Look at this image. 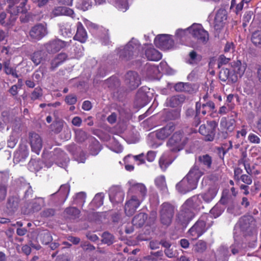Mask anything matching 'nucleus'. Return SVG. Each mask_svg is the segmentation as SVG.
Wrapping results in <instances>:
<instances>
[{
	"label": "nucleus",
	"instance_id": "nucleus-28",
	"mask_svg": "<svg viewBox=\"0 0 261 261\" xmlns=\"http://www.w3.org/2000/svg\"><path fill=\"white\" fill-rule=\"evenodd\" d=\"M68 59V55L65 53H61L55 56L50 63V69L54 71L59 65Z\"/></svg>",
	"mask_w": 261,
	"mask_h": 261
},
{
	"label": "nucleus",
	"instance_id": "nucleus-43",
	"mask_svg": "<svg viewBox=\"0 0 261 261\" xmlns=\"http://www.w3.org/2000/svg\"><path fill=\"white\" fill-rule=\"evenodd\" d=\"M75 139L78 142H83L88 139L87 133L81 129H77L75 130Z\"/></svg>",
	"mask_w": 261,
	"mask_h": 261
},
{
	"label": "nucleus",
	"instance_id": "nucleus-17",
	"mask_svg": "<svg viewBox=\"0 0 261 261\" xmlns=\"http://www.w3.org/2000/svg\"><path fill=\"white\" fill-rule=\"evenodd\" d=\"M227 13L225 9H219L215 15L214 19V28L216 30L222 29L227 19Z\"/></svg>",
	"mask_w": 261,
	"mask_h": 261
},
{
	"label": "nucleus",
	"instance_id": "nucleus-35",
	"mask_svg": "<svg viewBox=\"0 0 261 261\" xmlns=\"http://www.w3.org/2000/svg\"><path fill=\"white\" fill-rule=\"evenodd\" d=\"M217 189L215 187H211L204 193L201 194L200 197L205 202H211L216 196Z\"/></svg>",
	"mask_w": 261,
	"mask_h": 261
},
{
	"label": "nucleus",
	"instance_id": "nucleus-61",
	"mask_svg": "<svg viewBox=\"0 0 261 261\" xmlns=\"http://www.w3.org/2000/svg\"><path fill=\"white\" fill-rule=\"evenodd\" d=\"M230 58L226 57L224 55H221L218 60V67L220 68V67L223 65H225L227 64L230 61Z\"/></svg>",
	"mask_w": 261,
	"mask_h": 261
},
{
	"label": "nucleus",
	"instance_id": "nucleus-4",
	"mask_svg": "<svg viewBox=\"0 0 261 261\" xmlns=\"http://www.w3.org/2000/svg\"><path fill=\"white\" fill-rule=\"evenodd\" d=\"M141 48L137 40L132 39L122 49H120L119 56L123 60H128L138 55Z\"/></svg>",
	"mask_w": 261,
	"mask_h": 261
},
{
	"label": "nucleus",
	"instance_id": "nucleus-56",
	"mask_svg": "<svg viewBox=\"0 0 261 261\" xmlns=\"http://www.w3.org/2000/svg\"><path fill=\"white\" fill-rule=\"evenodd\" d=\"M234 120H230L229 121L227 122L225 119H222L220 124L222 126H224L227 130L231 132L234 128Z\"/></svg>",
	"mask_w": 261,
	"mask_h": 261
},
{
	"label": "nucleus",
	"instance_id": "nucleus-21",
	"mask_svg": "<svg viewBox=\"0 0 261 261\" xmlns=\"http://www.w3.org/2000/svg\"><path fill=\"white\" fill-rule=\"evenodd\" d=\"M212 162V157L208 154L199 155L196 161V163L198 164V166L201 167V170L203 171L204 170H208L211 168Z\"/></svg>",
	"mask_w": 261,
	"mask_h": 261
},
{
	"label": "nucleus",
	"instance_id": "nucleus-37",
	"mask_svg": "<svg viewBox=\"0 0 261 261\" xmlns=\"http://www.w3.org/2000/svg\"><path fill=\"white\" fill-rule=\"evenodd\" d=\"M101 149V146L97 140L93 139L89 146L90 154L93 155H97Z\"/></svg>",
	"mask_w": 261,
	"mask_h": 261
},
{
	"label": "nucleus",
	"instance_id": "nucleus-22",
	"mask_svg": "<svg viewBox=\"0 0 261 261\" xmlns=\"http://www.w3.org/2000/svg\"><path fill=\"white\" fill-rule=\"evenodd\" d=\"M175 125L169 123L156 132V136L160 140H164L168 138L174 130Z\"/></svg>",
	"mask_w": 261,
	"mask_h": 261
},
{
	"label": "nucleus",
	"instance_id": "nucleus-7",
	"mask_svg": "<svg viewBox=\"0 0 261 261\" xmlns=\"http://www.w3.org/2000/svg\"><path fill=\"white\" fill-rule=\"evenodd\" d=\"M71 40L69 42L55 39L49 41L43 45L44 50L49 54H54L59 51L61 49L70 45Z\"/></svg>",
	"mask_w": 261,
	"mask_h": 261
},
{
	"label": "nucleus",
	"instance_id": "nucleus-63",
	"mask_svg": "<svg viewBox=\"0 0 261 261\" xmlns=\"http://www.w3.org/2000/svg\"><path fill=\"white\" fill-rule=\"evenodd\" d=\"M65 101L67 104L73 105L76 102L77 98L74 94H69L65 97Z\"/></svg>",
	"mask_w": 261,
	"mask_h": 261
},
{
	"label": "nucleus",
	"instance_id": "nucleus-19",
	"mask_svg": "<svg viewBox=\"0 0 261 261\" xmlns=\"http://www.w3.org/2000/svg\"><path fill=\"white\" fill-rule=\"evenodd\" d=\"M29 136L32 150L38 154L42 146L41 138L38 134L35 133H30Z\"/></svg>",
	"mask_w": 261,
	"mask_h": 261
},
{
	"label": "nucleus",
	"instance_id": "nucleus-58",
	"mask_svg": "<svg viewBox=\"0 0 261 261\" xmlns=\"http://www.w3.org/2000/svg\"><path fill=\"white\" fill-rule=\"evenodd\" d=\"M164 252L167 257L171 258L177 257L178 254L177 250H173L171 247L165 249Z\"/></svg>",
	"mask_w": 261,
	"mask_h": 261
},
{
	"label": "nucleus",
	"instance_id": "nucleus-41",
	"mask_svg": "<svg viewBox=\"0 0 261 261\" xmlns=\"http://www.w3.org/2000/svg\"><path fill=\"white\" fill-rule=\"evenodd\" d=\"M101 237L102 243L108 246L112 245L114 242V236L108 231L103 232L101 234Z\"/></svg>",
	"mask_w": 261,
	"mask_h": 261
},
{
	"label": "nucleus",
	"instance_id": "nucleus-8",
	"mask_svg": "<svg viewBox=\"0 0 261 261\" xmlns=\"http://www.w3.org/2000/svg\"><path fill=\"white\" fill-rule=\"evenodd\" d=\"M48 34L47 24L45 23H38L32 27L29 31L30 38L34 40L39 41Z\"/></svg>",
	"mask_w": 261,
	"mask_h": 261
},
{
	"label": "nucleus",
	"instance_id": "nucleus-20",
	"mask_svg": "<svg viewBox=\"0 0 261 261\" xmlns=\"http://www.w3.org/2000/svg\"><path fill=\"white\" fill-rule=\"evenodd\" d=\"M146 88L139 89L136 94L135 103L138 108L145 106L149 101L148 96L146 94Z\"/></svg>",
	"mask_w": 261,
	"mask_h": 261
},
{
	"label": "nucleus",
	"instance_id": "nucleus-26",
	"mask_svg": "<svg viewBox=\"0 0 261 261\" xmlns=\"http://www.w3.org/2000/svg\"><path fill=\"white\" fill-rule=\"evenodd\" d=\"M87 38L88 35L86 30L84 28L82 23L81 22H78L76 24V32L73 39L81 43H85Z\"/></svg>",
	"mask_w": 261,
	"mask_h": 261
},
{
	"label": "nucleus",
	"instance_id": "nucleus-23",
	"mask_svg": "<svg viewBox=\"0 0 261 261\" xmlns=\"http://www.w3.org/2000/svg\"><path fill=\"white\" fill-rule=\"evenodd\" d=\"M255 221L254 218L250 215H245L242 217L239 221V224L243 231H247L250 228L253 227Z\"/></svg>",
	"mask_w": 261,
	"mask_h": 261
},
{
	"label": "nucleus",
	"instance_id": "nucleus-11",
	"mask_svg": "<svg viewBox=\"0 0 261 261\" xmlns=\"http://www.w3.org/2000/svg\"><path fill=\"white\" fill-rule=\"evenodd\" d=\"M125 84L130 90L137 88L141 84V80L138 73L134 71H129L125 75Z\"/></svg>",
	"mask_w": 261,
	"mask_h": 261
},
{
	"label": "nucleus",
	"instance_id": "nucleus-50",
	"mask_svg": "<svg viewBox=\"0 0 261 261\" xmlns=\"http://www.w3.org/2000/svg\"><path fill=\"white\" fill-rule=\"evenodd\" d=\"M190 88V84L187 83L179 82L174 86L175 90L177 92H186Z\"/></svg>",
	"mask_w": 261,
	"mask_h": 261
},
{
	"label": "nucleus",
	"instance_id": "nucleus-53",
	"mask_svg": "<svg viewBox=\"0 0 261 261\" xmlns=\"http://www.w3.org/2000/svg\"><path fill=\"white\" fill-rule=\"evenodd\" d=\"M69 191H70L69 185H68V184H65V185H62L60 187L58 192L59 193V194H61L63 198H64V200H65L67 197L68 194H69Z\"/></svg>",
	"mask_w": 261,
	"mask_h": 261
},
{
	"label": "nucleus",
	"instance_id": "nucleus-5",
	"mask_svg": "<svg viewBox=\"0 0 261 261\" xmlns=\"http://www.w3.org/2000/svg\"><path fill=\"white\" fill-rule=\"evenodd\" d=\"M188 31L198 43L205 44L209 40L208 32L201 25H193L188 29Z\"/></svg>",
	"mask_w": 261,
	"mask_h": 261
},
{
	"label": "nucleus",
	"instance_id": "nucleus-14",
	"mask_svg": "<svg viewBox=\"0 0 261 261\" xmlns=\"http://www.w3.org/2000/svg\"><path fill=\"white\" fill-rule=\"evenodd\" d=\"M109 198L114 203H121L124 197V193L119 186H113L109 190Z\"/></svg>",
	"mask_w": 261,
	"mask_h": 261
},
{
	"label": "nucleus",
	"instance_id": "nucleus-48",
	"mask_svg": "<svg viewBox=\"0 0 261 261\" xmlns=\"http://www.w3.org/2000/svg\"><path fill=\"white\" fill-rule=\"evenodd\" d=\"M86 196V194L84 192H82L77 193L76 195L73 204L83 206L85 202Z\"/></svg>",
	"mask_w": 261,
	"mask_h": 261
},
{
	"label": "nucleus",
	"instance_id": "nucleus-34",
	"mask_svg": "<svg viewBox=\"0 0 261 261\" xmlns=\"http://www.w3.org/2000/svg\"><path fill=\"white\" fill-rule=\"evenodd\" d=\"M54 159L56 160V163L60 162L62 165L63 163H66L69 162V159L67 157L66 153L59 148L55 149L54 153Z\"/></svg>",
	"mask_w": 261,
	"mask_h": 261
},
{
	"label": "nucleus",
	"instance_id": "nucleus-46",
	"mask_svg": "<svg viewBox=\"0 0 261 261\" xmlns=\"http://www.w3.org/2000/svg\"><path fill=\"white\" fill-rule=\"evenodd\" d=\"M166 116L168 120H175L178 119L180 116V111L178 109L170 110L167 112Z\"/></svg>",
	"mask_w": 261,
	"mask_h": 261
},
{
	"label": "nucleus",
	"instance_id": "nucleus-13",
	"mask_svg": "<svg viewBox=\"0 0 261 261\" xmlns=\"http://www.w3.org/2000/svg\"><path fill=\"white\" fill-rule=\"evenodd\" d=\"M142 201L140 200L136 195H133L131 198L126 201L124 211L128 216H132L136 211Z\"/></svg>",
	"mask_w": 261,
	"mask_h": 261
},
{
	"label": "nucleus",
	"instance_id": "nucleus-16",
	"mask_svg": "<svg viewBox=\"0 0 261 261\" xmlns=\"http://www.w3.org/2000/svg\"><path fill=\"white\" fill-rule=\"evenodd\" d=\"M197 185L188 178L184 177L176 186V189L181 194H184L196 188Z\"/></svg>",
	"mask_w": 261,
	"mask_h": 261
},
{
	"label": "nucleus",
	"instance_id": "nucleus-9",
	"mask_svg": "<svg viewBox=\"0 0 261 261\" xmlns=\"http://www.w3.org/2000/svg\"><path fill=\"white\" fill-rule=\"evenodd\" d=\"M194 217L195 213L193 210L184 203L177 215L178 221L182 225L186 226Z\"/></svg>",
	"mask_w": 261,
	"mask_h": 261
},
{
	"label": "nucleus",
	"instance_id": "nucleus-38",
	"mask_svg": "<svg viewBox=\"0 0 261 261\" xmlns=\"http://www.w3.org/2000/svg\"><path fill=\"white\" fill-rule=\"evenodd\" d=\"M207 249V243L203 240L198 241L193 247V251L197 253H202Z\"/></svg>",
	"mask_w": 261,
	"mask_h": 261
},
{
	"label": "nucleus",
	"instance_id": "nucleus-18",
	"mask_svg": "<svg viewBox=\"0 0 261 261\" xmlns=\"http://www.w3.org/2000/svg\"><path fill=\"white\" fill-rule=\"evenodd\" d=\"M129 192L132 194L138 195V198L143 201L147 194V190L144 184L136 183L130 187Z\"/></svg>",
	"mask_w": 261,
	"mask_h": 261
},
{
	"label": "nucleus",
	"instance_id": "nucleus-30",
	"mask_svg": "<svg viewBox=\"0 0 261 261\" xmlns=\"http://www.w3.org/2000/svg\"><path fill=\"white\" fill-rule=\"evenodd\" d=\"M147 217L148 215L146 213H140L134 217L132 224L137 228H140L145 224Z\"/></svg>",
	"mask_w": 261,
	"mask_h": 261
},
{
	"label": "nucleus",
	"instance_id": "nucleus-2",
	"mask_svg": "<svg viewBox=\"0 0 261 261\" xmlns=\"http://www.w3.org/2000/svg\"><path fill=\"white\" fill-rule=\"evenodd\" d=\"M188 141V137L184 134V130L180 129L173 133L166 145L171 151L177 152L185 148Z\"/></svg>",
	"mask_w": 261,
	"mask_h": 261
},
{
	"label": "nucleus",
	"instance_id": "nucleus-32",
	"mask_svg": "<svg viewBox=\"0 0 261 261\" xmlns=\"http://www.w3.org/2000/svg\"><path fill=\"white\" fill-rule=\"evenodd\" d=\"M200 194L195 195L186 200L185 203L192 210L198 209L202 203Z\"/></svg>",
	"mask_w": 261,
	"mask_h": 261
},
{
	"label": "nucleus",
	"instance_id": "nucleus-57",
	"mask_svg": "<svg viewBox=\"0 0 261 261\" xmlns=\"http://www.w3.org/2000/svg\"><path fill=\"white\" fill-rule=\"evenodd\" d=\"M55 213V209L52 208H46L41 212V216L44 218H48L54 216Z\"/></svg>",
	"mask_w": 261,
	"mask_h": 261
},
{
	"label": "nucleus",
	"instance_id": "nucleus-33",
	"mask_svg": "<svg viewBox=\"0 0 261 261\" xmlns=\"http://www.w3.org/2000/svg\"><path fill=\"white\" fill-rule=\"evenodd\" d=\"M81 212L76 207H68L65 209L64 216L67 219L75 220L80 217Z\"/></svg>",
	"mask_w": 261,
	"mask_h": 261
},
{
	"label": "nucleus",
	"instance_id": "nucleus-51",
	"mask_svg": "<svg viewBox=\"0 0 261 261\" xmlns=\"http://www.w3.org/2000/svg\"><path fill=\"white\" fill-rule=\"evenodd\" d=\"M251 41L255 46L261 47V31L253 33L252 35Z\"/></svg>",
	"mask_w": 261,
	"mask_h": 261
},
{
	"label": "nucleus",
	"instance_id": "nucleus-60",
	"mask_svg": "<svg viewBox=\"0 0 261 261\" xmlns=\"http://www.w3.org/2000/svg\"><path fill=\"white\" fill-rule=\"evenodd\" d=\"M22 189L24 190V197L28 198L33 194V190L29 184L25 183L22 186Z\"/></svg>",
	"mask_w": 261,
	"mask_h": 261
},
{
	"label": "nucleus",
	"instance_id": "nucleus-31",
	"mask_svg": "<svg viewBox=\"0 0 261 261\" xmlns=\"http://www.w3.org/2000/svg\"><path fill=\"white\" fill-rule=\"evenodd\" d=\"M52 14L54 16L60 15H67L73 18L74 12L69 8L66 7H58L55 8L52 11Z\"/></svg>",
	"mask_w": 261,
	"mask_h": 261
},
{
	"label": "nucleus",
	"instance_id": "nucleus-49",
	"mask_svg": "<svg viewBox=\"0 0 261 261\" xmlns=\"http://www.w3.org/2000/svg\"><path fill=\"white\" fill-rule=\"evenodd\" d=\"M164 257V254L162 250L156 252H151L150 254L147 257L149 260L157 261L158 259L162 260Z\"/></svg>",
	"mask_w": 261,
	"mask_h": 261
},
{
	"label": "nucleus",
	"instance_id": "nucleus-24",
	"mask_svg": "<svg viewBox=\"0 0 261 261\" xmlns=\"http://www.w3.org/2000/svg\"><path fill=\"white\" fill-rule=\"evenodd\" d=\"M204 174V171L201 170L199 167L195 165L189 171L186 176L193 182L197 186L198 180L200 177Z\"/></svg>",
	"mask_w": 261,
	"mask_h": 261
},
{
	"label": "nucleus",
	"instance_id": "nucleus-55",
	"mask_svg": "<svg viewBox=\"0 0 261 261\" xmlns=\"http://www.w3.org/2000/svg\"><path fill=\"white\" fill-rule=\"evenodd\" d=\"M189 57L190 59V63H198L199 62L201 59L202 57L200 55L198 54L194 50H192L189 54Z\"/></svg>",
	"mask_w": 261,
	"mask_h": 261
},
{
	"label": "nucleus",
	"instance_id": "nucleus-27",
	"mask_svg": "<svg viewBox=\"0 0 261 261\" xmlns=\"http://www.w3.org/2000/svg\"><path fill=\"white\" fill-rule=\"evenodd\" d=\"M145 55L148 60L157 61L161 59L162 54L152 46H148L145 50Z\"/></svg>",
	"mask_w": 261,
	"mask_h": 261
},
{
	"label": "nucleus",
	"instance_id": "nucleus-44",
	"mask_svg": "<svg viewBox=\"0 0 261 261\" xmlns=\"http://www.w3.org/2000/svg\"><path fill=\"white\" fill-rule=\"evenodd\" d=\"M155 184L162 191H165L167 190L165 177L163 175L159 176L155 178Z\"/></svg>",
	"mask_w": 261,
	"mask_h": 261
},
{
	"label": "nucleus",
	"instance_id": "nucleus-6",
	"mask_svg": "<svg viewBox=\"0 0 261 261\" xmlns=\"http://www.w3.org/2000/svg\"><path fill=\"white\" fill-rule=\"evenodd\" d=\"M217 126L218 124L215 121H207L206 124L200 126L199 132L204 137L205 141H212L214 139Z\"/></svg>",
	"mask_w": 261,
	"mask_h": 261
},
{
	"label": "nucleus",
	"instance_id": "nucleus-12",
	"mask_svg": "<svg viewBox=\"0 0 261 261\" xmlns=\"http://www.w3.org/2000/svg\"><path fill=\"white\" fill-rule=\"evenodd\" d=\"M20 199L16 195L8 197L6 203V212L9 215H13L19 209Z\"/></svg>",
	"mask_w": 261,
	"mask_h": 261
},
{
	"label": "nucleus",
	"instance_id": "nucleus-45",
	"mask_svg": "<svg viewBox=\"0 0 261 261\" xmlns=\"http://www.w3.org/2000/svg\"><path fill=\"white\" fill-rule=\"evenodd\" d=\"M224 210V206L217 203L211 210L210 213L216 218L220 216Z\"/></svg>",
	"mask_w": 261,
	"mask_h": 261
},
{
	"label": "nucleus",
	"instance_id": "nucleus-40",
	"mask_svg": "<svg viewBox=\"0 0 261 261\" xmlns=\"http://www.w3.org/2000/svg\"><path fill=\"white\" fill-rule=\"evenodd\" d=\"M39 238L40 242L44 245H48L53 241L51 233L47 231L41 232L39 235Z\"/></svg>",
	"mask_w": 261,
	"mask_h": 261
},
{
	"label": "nucleus",
	"instance_id": "nucleus-59",
	"mask_svg": "<svg viewBox=\"0 0 261 261\" xmlns=\"http://www.w3.org/2000/svg\"><path fill=\"white\" fill-rule=\"evenodd\" d=\"M42 96V91L40 88H35L34 91L32 92L31 95V98L33 100L39 99Z\"/></svg>",
	"mask_w": 261,
	"mask_h": 261
},
{
	"label": "nucleus",
	"instance_id": "nucleus-25",
	"mask_svg": "<svg viewBox=\"0 0 261 261\" xmlns=\"http://www.w3.org/2000/svg\"><path fill=\"white\" fill-rule=\"evenodd\" d=\"M186 97L183 94H178L169 97L166 101V106L171 108H176L184 102Z\"/></svg>",
	"mask_w": 261,
	"mask_h": 261
},
{
	"label": "nucleus",
	"instance_id": "nucleus-15",
	"mask_svg": "<svg viewBox=\"0 0 261 261\" xmlns=\"http://www.w3.org/2000/svg\"><path fill=\"white\" fill-rule=\"evenodd\" d=\"M231 83H235L237 81L238 77H241L244 74L245 67L242 65V63L240 61L237 60L231 63Z\"/></svg>",
	"mask_w": 261,
	"mask_h": 261
},
{
	"label": "nucleus",
	"instance_id": "nucleus-36",
	"mask_svg": "<svg viewBox=\"0 0 261 261\" xmlns=\"http://www.w3.org/2000/svg\"><path fill=\"white\" fill-rule=\"evenodd\" d=\"M44 206V199L41 197L37 198L31 204L30 210L32 212H37L41 210Z\"/></svg>",
	"mask_w": 261,
	"mask_h": 261
},
{
	"label": "nucleus",
	"instance_id": "nucleus-52",
	"mask_svg": "<svg viewBox=\"0 0 261 261\" xmlns=\"http://www.w3.org/2000/svg\"><path fill=\"white\" fill-rule=\"evenodd\" d=\"M91 3L90 0H79L77 3V7L79 9L85 11L91 7Z\"/></svg>",
	"mask_w": 261,
	"mask_h": 261
},
{
	"label": "nucleus",
	"instance_id": "nucleus-39",
	"mask_svg": "<svg viewBox=\"0 0 261 261\" xmlns=\"http://www.w3.org/2000/svg\"><path fill=\"white\" fill-rule=\"evenodd\" d=\"M231 71L230 69L228 68H223L219 72V77L221 81L225 82L228 80V82L231 83Z\"/></svg>",
	"mask_w": 261,
	"mask_h": 261
},
{
	"label": "nucleus",
	"instance_id": "nucleus-42",
	"mask_svg": "<svg viewBox=\"0 0 261 261\" xmlns=\"http://www.w3.org/2000/svg\"><path fill=\"white\" fill-rule=\"evenodd\" d=\"M31 59L35 65H38L43 60H45L44 53L40 50L34 52L31 55Z\"/></svg>",
	"mask_w": 261,
	"mask_h": 261
},
{
	"label": "nucleus",
	"instance_id": "nucleus-29",
	"mask_svg": "<svg viewBox=\"0 0 261 261\" xmlns=\"http://www.w3.org/2000/svg\"><path fill=\"white\" fill-rule=\"evenodd\" d=\"M8 12L9 13V16L7 17L6 15V19L4 22V27L10 28L13 26L17 18V15L19 12V10H11L7 9Z\"/></svg>",
	"mask_w": 261,
	"mask_h": 261
},
{
	"label": "nucleus",
	"instance_id": "nucleus-64",
	"mask_svg": "<svg viewBox=\"0 0 261 261\" xmlns=\"http://www.w3.org/2000/svg\"><path fill=\"white\" fill-rule=\"evenodd\" d=\"M103 196L101 193L96 194L94 199L93 202L95 203L97 206H100L103 204Z\"/></svg>",
	"mask_w": 261,
	"mask_h": 261
},
{
	"label": "nucleus",
	"instance_id": "nucleus-54",
	"mask_svg": "<svg viewBox=\"0 0 261 261\" xmlns=\"http://www.w3.org/2000/svg\"><path fill=\"white\" fill-rule=\"evenodd\" d=\"M219 252L220 255L225 259L228 260L229 257L231 255L229 249L225 246H222L219 248Z\"/></svg>",
	"mask_w": 261,
	"mask_h": 261
},
{
	"label": "nucleus",
	"instance_id": "nucleus-10",
	"mask_svg": "<svg viewBox=\"0 0 261 261\" xmlns=\"http://www.w3.org/2000/svg\"><path fill=\"white\" fill-rule=\"evenodd\" d=\"M155 45L163 50H168L174 46V41L171 35L161 34L157 36L154 40Z\"/></svg>",
	"mask_w": 261,
	"mask_h": 261
},
{
	"label": "nucleus",
	"instance_id": "nucleus-1",
	"mask_svg": "<svg viewBox=\"0 0 261 261\" xmlns=\"http://www.w3.org/2000/svg\"><path fill=\"white\" fill-rule=\"evenodd\" d=\"M211 219L212 217L209 214H204L202 215L188 230L189 237L192 240H197L212 226L213 221Z\"/></svg>",
	"mask_w": 261,
	"mask_h": 261
},
{
	"label": "nucleus",
	"instance_id": "nucleus-62",
	"mask_svg": "<svg viewBox=\"0 0 261 261\" xmlns=\"http://www.w3.org/2000/svg\"><path fill=\"white\" fill-rule=\"evenodd\" d=\"M171 164V162L167 161L166 157L163 155L159 160V165L163 170H165L167 167Z\"/></svg>",
	"mask_w": 261,
	"mask_h": 261
},
{
	"label": "nucleus",
	"instance_id": "nucleus-47",
	"mask_svg": "<svg viewBox=\"0 0 261 261\" xmlns=\"http://www.w3.org/2000/svg\"><path fill=\"white\" fill-rule=\"evenodd\" d=\"M64 121L63 120H58L54 121L51 124L50 127L52 131L56 134L60 133L63 127Z\"/></svg>",
	"mask_w": 261,
	"mask_h": 261
},
{
	"label": "nucleus",
	"instance_id": "nucleus-3",
	"mask_svg": "<svg viewBox=\"0 0 261 261\" xmlns=\"http://www.w3.org/2000/svg\"><path fill=\"white\" fill-rule=\"evenodd\" d=\"M176 211L175 206L168 202L163 203L160 206L159 216L161 223L166 226H170Z\"/></svg>",
	"mask_w": 261,
	"mask_h": 261
}]
</instances>
